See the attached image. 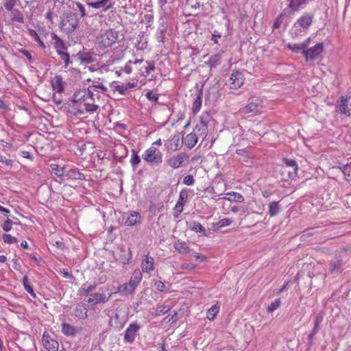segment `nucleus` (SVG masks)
<instances>
[{
  "label": "nucleus",
  "instance_id": "obj_1",
  "mask_svg": "<svg viewBox=\"0 0 351 351\" xmlns=\"http://www.w3.org/2000/svg\"><path fill=\"white\" fill-rule=\"evenodd\" d=\"M99 108L95 104L93 93L88 88L76 90L71 98L69 104L70 112L77 116L85 113H93Z\"/></svg>",
  "mask_w": 351,
  "mask_h": 351
},
{
  "label": "nucleus",
  "instance_id": "obj_2",
  "mask_svg": "<svg viewBox=\"0 0 351 351\" xmlns=\"http://www.w3.org/2000/svg\"><path fill=\"white\" fill-rule=\"evenodd\" d=\"M119 38L118 31L114 29H108L101 32L97 38V41L100 47L107 48L116 43Z\"/></svg>",
  "mask_w": 351,
  "mask_h": 351
},
{
  "label": "nucleus",
  "instance_id": "obj_3",
  "mask_svg": "<svg viewBox=\"0 0 351 351\" xmlns=\"http://www.w3.org/2000/svg\"><path fill=\"white\" fill-rule=\"evenodd\" d=\"M210 114L204 111L199 117L198 123L195 125L193 132L197 134V136L204 140L208 135V123L210 121Z\"/></svg>",
  "mask_w": 351,
  "mask_h": 351
},
{
  "label": "nucleus",
  "instance_id": "obj_4",
  "mask_svg": "<svg viewBox=\"0 0 351 351\" xmlns=\"http://www.w3.org/2000/svg\"><path fill=\"white\" fill-rule=\"evenodd\" d=\"M143 159L149 165H160L162 162L163 155L156 147L150 146L142 155Z\"/></svg>",
  "mask_w": 351,
  "mask_h": 351
},
{
  "label": "nucleus",
  "instance_id": "obj_5",
  "mask_svg": "<svg viewBox=\"0 0 351 351\" xmlns=\"http://www.w3.org/2000/svg\"><path fill=\"white\" fill-rule=\"evenodd\" d=\"M143 63V59H136L134 61L129 60L123 68V71L127 74L134 73L135 75V79L138 80V78L145 75L143 70L141 69Z\"/></svg>",
  "mask_w": 351,
  "mask_h": 351
},
{
  "label": "nucleus",
  "instance_id": "obj_6",
  "mask_svg": "<svg viewBox=\"0 0 351 351\" xmlns=\"http://www.w3.org/2000/svg\"><path fill=\"white\" fill-rule=\"evenodd\" d=\"M78 19L77 14L69 13L63 16L60 22V29L62 31L70 33L73 32L78 25Z\"/></svg>",
  "mask_w": 351,
  "mask_h": 351
},
{
  "label": "nucleus",
  "instance_id": "obj_7",
  "mask_svg": "<svg viewBox=\"0 0 351 351\" xmlns=\"http://www.w3.org/2000/svg\"><path fill=\"white\" fill-rule=\"evenodd\" d=\"M324 49V46L322 43H317L315 46L308 49L306 48L303 51V56L306 61H312L318 58Z\"/></svg>",
  "mask_w": 351,
  "mask_h": 351
},
{
  "label": "nucleus",
  "instance_id": "obj_8",
  "mask_svg": "<svg viewBox=\"0 0 351 351\" xmlns=\"http://www.w3.org/2000/svg\"><path fill=\"white\" fill-rule=\"evenodd\" d=\"M189 163V156L185 153H180L171 157L167 160V165L173 169H178L187 165Z\"/></svg>",
  "mask_w": 351,
  "mask_h": 351
},
{
  "label": "nucleus",
  "instance_id": "obj_9",
  "mask_svg": "<svg viewBox=\"0 0 351 351\" xmlns=\"http://www.w3.org/2000/svg\"><path fill=\"white\" fill-rule=\"evenodd\" d=\"M245 82V77L239 71H233L229 79V85L230 88L238 89L241 88Z\"/></svg>",
  "mask_w": 351,
  "mask_h": 351
},
{
  "label": "nucleus",
  "instance_id": "obj_10",
  "mask_svg": "<svg viewBox=\"0 0 351 351\" xmlns=\"http://www.w3.org/2000/svg\"><path fill=\"white\" fill-rule=\"evenodd\" d=\"M142 272L151 274L154 270V259L152 256H149V253L144 255L141 263Z\"/></svg>",
  "mask_w": 351,
  "mask_h": 351
},
{
  "label": "nucleus",
  "instance_id": "obj_11",
  "mask_svg": "<svg viewBox=\"0 0 351 351\" xmlns=\"http://www.w3.org/2000/svg\"><path fill=\"white\" fill-rule=\"evenodd\" d=\"M86 4L95 9H102L104 12L112 8L114 5V2L110 0H98L93 1L92 0H86Z\"/></svg>",
  "mask_w": 351,
  "mask_h": 351
},
{
  "label": "nucleus",
  "instance_id": "obj_12",
  "mask_svg": "<svg viewBox=\"0 0 351 351\" xmlns=\"http://www.w3.org/2000/svg\"><path fill=\"white\" fill-rule=\"evenodd\" d=\"M43 343L47 351H58L59 343L52 339L47 332H44L43 335Z\"/></svg>",
  "mask_w": 351,
  "mask_h": 351
},
{
  "label": "nucleus",
  "instance_id": "obj_13",
  "mask_svg": "<svg viewBox=\"0 0 351 351\" xmlns=\"http://www.w3.org/2000/svg\"><path fill=\"white\" fill-rule=\"evenodd\" d=\"M313 19V15L312 14L306 13L297 20L294 26L306 30L311 25Z\"/></svg>",
  "mask_w": 351,
  "mask_h": 351
},
{
  "label": "nucleus",
  "instance_id": "obj_14",
  "mask_svg": "<svg viewBox=\"0 0 351 351\" xmlns=\"http://www.w3.org/2000/svg\"><path fill=\"white\" fill-rule=\"evenodd\" d=\"M140 328V326L136 323L130 324L125 331V341L128 343H132L134 341L136 334L139 330Z\"/></svg>",
  "mask_w": 351,
  "mask_h": 351
},
{
  "label": "nucleus",
  "instance_id": "obj_15",
  "mask_svg": "<svg viewBox=\"0 0 351 351\" xmlns=\"http://www.w3.org/2000/svg\"><path fill=\"white\" fill-rule=\"evenodd\" d=\"M51 85L53 91L62 93L64 90V82L62 76L56 75L51 80Z\"/></svg>",
  "mask_w": 351,
  "mask_h": 351
},
{
  "label": "nucleus",
  "instance_id": "obj_16",
  "mask_svg": "<svg viewBox=\"0 0 351 351\" xmlns=\"http://www.w3.org/2000/svg\"><path fill=\"white\" fill-rule=\"evenodd\" d=\"M10 12L8 14V21L10 23L18 22L23 23L24 17L21 11L17 9L8 10Z\"/></svg>",
  "mask_w": 351,
  "mask_h": 351
},
{
  "label": "nucleus",
  "instance_id": "obj_17",
  "mask_svg": "<svg viewBox=\"0 0 351 351\" xmlns=\"http://www.w3.org/2000/svg\"><path fill=\"white\" fill-rule=\"evenodd\" d=\"M262 108L263 107L260 104L251 102L242 108V112L245 114H258L261 112Z\"/></svg>",
  "mask_w": 351,
  "mask_h": 351
},
{
  "label": "nucleus",
  "instance_id": "obj_18",
  "mask_svg": "<svg viewBox=\"0 0 351 351\" xmlns=\"http://www.w3.org/2000/svg\"><path fill=\"white\" fill-rule=\"evenodd\" d=\"M112 293L106 297L105 294L101 293H95L90 295V298L88 299V302L92 304H96L99 303H105L108 301Z\"/></svg>",
  "mask_w": 351,
  "mask_h": 351
},
{
  "label": "nucleus",
  "instance_id": "obj_19",
  "mask_svg": "<svg viewBox=\"0 0 351 351\" xmlns=\"http://www.w3.org/2000/svg\"><path fill=\"white\" fill-rule=\"evenodd\" d=\"M198 138L199 137L197 136L196 133L191 132V133L188 134L184 137H183V141L185 146L187 148L191 149L196 145L198 141Z\"/></svg>",
  "mask_w": 351,
  "mask_h": 351
},
{
  "label": "nucleus",
  "instance_id": "obj_20",
  "mask_svg": "<svg viewBox=\"0 0 351 351\" xmlns=\"http://www.w3.org/2000/svg\"><path fill=\"white\" fill-rule=\"evenodd\" d=\"M348 99L346 95H343L340 98V104H339V111L341 114H345L350 117L351 115V110L348 105Z\"/></svg>",
  "mask_w": 351,
  "mask_h": 351
},
{
  "label": "nucleus",
  "instance_id": "obj_21",
  "mask_svg": "<svg viewBox=\"0 0 351 351\" xmlns=\"http://www.w3.org/2000/svg\"><path fill=\"white\" fill-rule=\"evenodd\" d=\"M141 222V217L136 211L130 212L125 218V223L128 226H132Z\"/></svg>",
  "mask_w": 351,
  "mask_h": 351
},
{
  "label": "nucleus",
  "instance_id": "obj_22",
  "mask_svg": "<svg viewBox=\"0 0 351 351\" xmlns=\"http://www.w3.org/2000/svg\"><path fill=\"white\" fill-rule=\"evenodd\" d=\"M138 86L137 82H128L122 84H114L113 86L114 90L117 91L121 95H125L126 92L132 88H134Z\"/></svg>",
  "mask_w": 351,
  "mask_h": 351
},
{
  "label": "nucleus",
  "instance_id": "obj_23",
  "mask_svg": "<svg viewBox=\"0 0 351 351\" xmlns=\"http://www.w3.org/2000/svg\"><path fill=\"white\" fill-rule=\"evenodd\" d=\"M310 43H311V38H308L302 43L293 44V45L289 43L287 45V47L289 49H291V51H293V52L301 51L302 53L303 54V51H305V49L307 48V47L310 45Z\"/></svg>",
  "mask_w": 351,
  "mask_h": 351
},
{
  "label": "nucleus",
  "instance_id": "obj_24",
  "mask_svg": "<svg viewBox=\"0 0 351 351\" xmlns=\"http://www.w3.org/2000/svg\"><path fill=\"white\" fill-rule=\"evenodd\" d=\"M64 177L68 180H83L85 179L84 175L80 172L76 168L65 171Z\"/></svg>",
  "mask_w": 351,
  "mask_h": 351
},
{
  "label": "nucleus",
  "instance_id": "obj_25",
  "mask_svg": "<svg viewBox=\"0 0 351 351\" xmlns=\"http://www.w3.org/2000/svg\"><path fill=\"white\" fill-rule=\"evenodd\" d=\"M188 199V192L186 190H182L179 194V199L176 204V209L180 213L183 210V207Z\"/></svg>",
  "mask_w": 351,
  "mask_h": 351
},
{
  "label": "nucleus",
  "instance_id": "obj_26",
  "mask_svg": "<svg viewBox=\"0 0 351 351\" xmlns=\"http://www.w3.org/2000/svg\"><path fill=\"white\" fill-rule=\"evenodd\" d=\"M222 199L239 203H243L245 201L244 197L241 194L234 191L225 193Z\"/></svg>",
  "mask_w": 351,
  "mask_h": 351
},
{
  "label": "nucleus",
  "instance_id": "obj_27",
  "mask_svg": "<svg viewBox=\"0 0 351 351\" xmlns=\"http://www.w3.org/2000/svg\"><path fill=\"white\" fill-rule=\"evenodd\" d=\"M142 273L138 269H134L128 283L136 289L142 280Z\"/></svg>",
  "mask_w": 351,
  "mask_h": 351
},
{
  "label": "nucleus",
  "instance_id": "obj_28",
  "mask_svg": "<svg viewBox=\"0 0 351 351\" xmlns=\"http://www.w3.org/2000/svg\"><path fill=\"white\" fill-rule=\"evenodd\" d=\"M52 40H53L54 48L58 53L64 52L66 51L67 48L64 43L63 40L60 38L57 35L53 34L52 37Z\"/></svg>",
  "mask_w": 351,
  "mask_h": 351
},
{
  "label": "nucleus",
  "instance_id": "obj_29",
  "mask_svg": "<svg viewBox=\"0 0 351 351\" xmlns=\"http://www.w3.org/2000/svg\"><path fill=\"white\" fill-rule=\"evenodd\" d=\"M219 311L220 305L219 302H217L207 311L206 318L210 321L214 320L216 315L219 313Z\"/></svg>",
  "mask_w": 351,
  "mask_h": 351
},
{
  "label": "nucleus",
  "instance_id": "obj_30",
  "mask_svg": "<svg viewBox=\"0 0 351 351\" xmlns=\"http://www.w3.org/2000/svg\"><path fill=\"white\" fill-rule=\"evenodd\" d=\"M174 248L180 254H187L191 252L189 246L184 241H176L174 243Z\"/></svg>",
  "mask_w": 351,
  "mask_h": 351
},
{
  "label": "nucleus",
  "instance_id": "obj_31",
  "mask_svg": "<svg viewBox=\"0 0 351 351\" xmlns=\"http://www.w3.org/2000/svg\"><path fill=\"white\" fill-rule=\"evenodd\" d=\"M232 222V219L229 218H223L219 220L218 222L212 224L213 230L217 231L221 228L230 226Z\"/></svg>",
  "mask_w": 351,
  "mask_h": 351
},
{
  "label": "nucleus",
  "instance_id": "obj_32",
  "mask_svg": "<svg viewBox=\"0 0 351 351\" xmlns=\"http://www.w3.org/2000/svg\"><path fill=\"white\" fill-rule=\"evenodd\" d=\"M280 174L282 179L285 181H288L290 179H293L296 176L297 174H292V170L291 168L282 167L280 169Z\"/></svg>",
  "mask_w": 351,
  "mask_h": 351
},
{
  "label": "nucleus",
  "instance_id": "obj_33",
  "mask_svg": "<svg viewBox=\"0 0 351 351\" xmlns=\"http://www.w3.org/2000/svg\"><path fill=\"white\" fill-rule=\"evenodd\" d=\"M62 332L66 336H74L76 330L74 326L69 324L64 323L62 325Z\"/></svg>",
  "mask_w": 351,
  "mask_h": 351
},
{
  "label": "nucleus",
  "instance_id": "obj_34",
  "mask_svg": "<svg viewBox=\"0 0 351 351\" xmlns=\"http://www.w3.org/2000/svg\"><path fill=\"white\" fill-rule=\"evenodd\" d=\"M283 162L285 164V167L291 168L292 174H297L298 171V166L295 160L283 158Z\"/></svg>",
  "mask_w": 351,
  "mask_h": 351
},
{
  "label": "nucleus",
  "instance_id": "obj_35",
  "mask_svg": "<svg viewBox=\"0 0 351 351\" xmlns=\"http://www.w3.org/2000/svg\"><path fill=\"white\" fill-rule=\"evenodd\" d=\"M23 285L25 291L29 293L34 298H36V295L34 291L33 286L31 285L27 276H25L23 278Z\"/></svg>",
  "mask_w": 351,
  "mask_h": 351
},
{
  "label": "nucleus",
  "instance_id": "obj_36",
  "mask_svg": "<svg viewBox=\"0 0 351 351\" xmlns=\"http://www.w3.org/2000/svg\"><path fill=\"white\" fill-rule=\"evenodd\" d=\"M74 314L79 319H86L87 317V309L85 306L79 305L75 308Z\"/></svg>",
  "mask_w": 351,
  "mask_h": 351
},
{
  "label": "nucleus",
  "instance_id": "obj_37",
  "mask_svg": "<svg viewBox=\"0 0 351 351\" xmlns=\"http://www.w3.org/2000/svg\"><path fill=\"white\" fill-rule=\"evenodd\" d=\"M29 35L38 43V45L43 49H46V45L44 42L40 39L37 32L33 29H28Z\"/></svg>",
  "mask_w": 351,
  "mask_h": 351
},
{
  "label": "nucleus",
  "instance_id": "obj_38",
  "mask_svg": "<svg viewBox=\"0 0 351 351\" xmlns=\"http://www.w3.org/2000/svg\"><path fill=\"white\" fill-rule=\"evenodd\" d=\"M135 289L133 288L128 282L124 283L118 287L117 292L123 293L124 294H133Z\"/></svg>",
  "mask_w": 351,
  "mask_h": 351
},
{
  "label": "nucleus",
  "instance_id": "obj_39",
  "mask_svg": "<svg viewBox=\"0 0 351 351\" xmlns=\"http://www.w3.org/2000/svg\"><path fill=\"white\" fill-rule=\"evenodd\" d=\"M202 103V95L199 94L195 99L192 106V112L194 114H196L201 109Z\"/></svg>",
  "mask_w": 351,
  "mask_h": 351
},
{
  "label": "nucleus",
  "instance_id": "obj_40",
  "mask_svg": "<svg viewBox=\"0 0 351 351\" xmlns=\"http://www.w3.org/2000/svg\"><path fill=\"white\" fill-rule=\"evenodd\" d=\"M50 167H51V171L54 173V174L56 176H58L59 178L64 176L65 171H66L64 167H61L57 164H51Z\"/></svg>",
  "mask_w": 351,
  "mask_h": 351
},
{
  "label": "nucleus",
  "instance_id": "obj_41",
  "mask_svg": "<svg viewBox=\"0 0 351 351\" xmlns=\"http://www.w3.org/2000/svg\"><path fill=\"white\" fill-rule=\"evenodd\" d=\"M338 168H339L343 173L345 179L348 182H351V165L346 164L342 167H338Z\"/></svg>",
  "mask_w": 351,
  "mask_h": 351
},
{
  "label": "nucleus",
  "instance_id": "obj_42",
  "mask_svg": "<svg viewBox=\"0 0 351 351\" xmlns=\"http://www.w3.org/2000/svg\"><path fill=\"white\" fill-rule=\"evenodd\" d=\"M221 62V56L219 54H215L211 56L207 62V64L210 67H216Z\"/></svg>",
  "mask_w": 351,
  "mask_h": 351
},
{
  "label": "nucleus",
  "instance_id": "obj_43",
  "mask_svg": "<svg viewBox=\"0 0 351 351\" xmlns=\"http://www.w3.org/2000/svg\"><path fill=\"white\" fill-rule=\"evenodd\" d=\"M280 211V206L278 202H272L269 205V214L271 217L276 216Z\"/></svg>",
  "mask_w": 351,
  "mask_h": 351
},
{
  "label": "nucleus",
  "instance_id": "obj_44",
  "mask_svg": "<svg viewBox=\"0 0 351 351\" xmlns=\"http://www.w3.org/2000/svg\"><path fill=\"white\" fill-rule=\"evenodd\" d=\"M141 162L140 156L138 155L137 152L132 149V156L130 159V164L134 169H136L137 166Z\"/></svg>",
  "mask_w": 351,
  "mask_h": 351
},
{
  "label": "nucleus",
  "instance_id": "obj_45",
  "mask_svg": "<svg viewBox=\"0 0 351 351\" xmlns=\"http://www.w3.org/2000/svg\"><path fill=\"white\" fill-rule=\"evenodd\" d=\"M79 58L84 64H89L93 62V54L90 53H82L79 55Z\"/></svg>",
  "mask_w": 351,
  "mask_h": 351
},
{
  "label": "nucleus",
  "instance_id": "obj_46",
  "mask_svg": "<svg viewBox=\"0 0 351 351\" xmlns=\"http://www.w3.org/2000/svg\"><path fill=\"white\" fill-rule=\"evenodd\" d=\"M146 64L147 65H145L143 64V66H141L142 70H143L144 74H145V75L143 76L144 77H147L151 71H154L156 69L154 62H146Z\"/></svg>",
  "mask_w": 351,
  "mask_h": 351
},
{
  "label": "nucleus",
  "instance_id": "obj_47",
  "mask_svg": "<svg viewBox=\"0 0 351 351\" xmlns=\"http://www.w3.org/2000/svg\"><path fill=\"white\" fill-rule=\"evenodd\" d=\"M281 304V301L279 298L276 299L274 302H272L267 307V311L269 313H272L277 308L280 307Z\"/></svg>",
  "mask_w": 351,
  "mask_h": 351
},
{
  "label": "nucleus",
  "instance_id": "obj_48",
  "mask_svg": "<svg viewBox=\"0 0 351 351\" xmlns=\"http://www.w3.org/2000/svg\"><path fill=\"white\" fill-rule=\"evenodd\" d=\"M2 239L3 242L7 244H13L18 242V239L16 237L9 234H3L2 235Z\"/></svg>",
  "mask_w": 351,
  "mask_h": 351
},
{
  "label": "nucleus",
  "instance_id": "obj_49",
  "mask_svg": "<svg viewBox=\"0 0 351 351\" xmlns=\"http://www.w3.org/2000/svg\"><path fill=\"white\" fill-rule=\"evenodd\" d=\"M171 309V307L168 305H162L157 308L155 315L156 316H161L162 315H165L167 313L169 310Z\"/></svg>",
  "mask_w": 351,
  "mask_h": 351
},
{
  "label": "nucleus",
  "instance_id": "obj_50",
  "mask_svg": "<svg viewBox=\"0 0 351 351\" xmlns=\"http://www.w3.org/2000/svg\"><path fill=\"white\" fill-rule=\"evenodd\" d=\"M171 142H175V145L173 146L172 143L170 145V149L173 150H178L181 148V146L182 145V143L184 142L183 140L182 141H180L178 137H173L171 139Z\"/></svg>",
  "mask_w": 351,
  "mask_h": 351
},
{
  "label": "nucleus",
  "instance_id": "obj_51",
  "mask_svg": "<svg viewBox=\"0 0 351 351\" xmlns=\"http://www.w3.org/2000/svg\"><path fill=\"white\" fill-rule=\"evenodd\" d=\"M192 230L195 232H201L204 235H206V229L199 222L194 221Z\"/></svg>",
  "mask_w": 351,
  "mask_h": 351
},
{
  "label": "nucleus",
  "instance_id": "obj_52",
  "mask_svg": "<svg viewBox=\"0 0 351 351\" xmlns=\"http://www.w3.org/2000/svg\"><path fill=\"white\" fill-rule=\"evenodd\" d=\"M306 0H291L290 3V8L294 10H297L302 5H303Z\"/></svg>",
  "mask_w": 351,
  "mask_h": 351
},
{
  "label": "nucleus",
  "instance_id": "obj_53",
  "mask_svg": "<svg viewBox=\"0 0 351 351\" xmlns=\"http://www.w3.org/2000/svg\"><path fill=\"white\" fill-rule=\"evenodd\" d=\"M58 55L60 56V59L64 62L65 67L66 68L71 63L69 54L66 51L58 53Z\"/></svg>",
  "mask_w": 351,
  "mask_h": 351
},
{
  "label": "nucleus",
  "instance_id": "obj_54",
  "mask_svg": "<svg viewBox=\"0 0 351 351\" xmlns=\"http://www.w3.org/2000/svg\"><path fill=\"white\" fill-rule=\"evenodd\" d=\"M323 317L322 315L317 316L315 320V325L313 329L312 330V335H315L317 332L319 330V326L320 323L322 322Z\"/></svg>",
  "mask_w": 351,
  "mask_h": 351
},
{
  "label": "nucleus",
  "instance_id": "obj_55",
  "mask_svg": "<svg viewBox=\"0 0 351 351\" xmlns=\"http://www.w3.org/2000/svg\"><path fill=\"white\" fill-rule=\"evenodd\" d=\"M16 0H2L3 6L7 10H12L16 4Z\"/></svg>",
  "mask_w": 351,
  "mask_h": 351
},
{
  "label": "nucleus",
  "instance_id": "obj_56",
  "mask_svg": "<svg viewBox=\"0 0 351 351\" xmlns=\"http://www.w3.org/2000/svg\"><path fill=\"white\" fill-rule=\"evenodd\" d=\"M195 180L191 175H186L183 178V183L187 186H191L194 184Z\"/></svg>",
  "mask_w": 351,
  "mask_h": 351
},
{
  "label": "nucleus",
  "instance_id": "obj_57",
  "mask_svg": "<svg viewBox=\"0 0 351 351\" xmlns=\"http://www.w3.org/2000/svg\"><path fill=\"white\" fill-rule=\"evenodd\" d=\"M283 15L280 14L275 19L274 23L273 24L274 29H278L281 26L283 22Z\"/></svg>",
  "mask_w": 351,
  "mask_h": 351
},
{
  "label": "nucleus",
  "instance_id": "obj_58",
  "mask_svg": "<svg viewBox=\"0 0 351 351\" xmlns=\"http://www.w3.org/2000/svg\"><path fill=\"white\" fill-rule=\"evenodd\" d=\"M145 97L147 99L150 101H154L155 102H158V100L159 99L158 95L153 93L152 91H148L145 94Z\"/></svg>",
  "mask_w": 351,
  "mask_h": 351
},
{
  "label": "nucleus",
  "instance_id": "obj_59",
  "mask_svg": "<svg viewBox=\"0 0 351 351\" xmlns=\"http://www.w3.org/2000/svg\"><path fill=\"white\" fill-rule=\"evenodd\" d=\"M12 221L11 219H8L1 226L2 229L5 232H9L12 229Z\"/></svg>",
  "mask_w": 351,
  "mask_h": 351
},
{
  "label": "nucleus",
  "instance_id": "obj_60",
  "mask_svg": "<svg viewBox=\"0 0 351 351\" xmlns=\"http://www.w3.org/2000/svg\"><path fill=\"white\" fill-rule=\"evenodd\" d=\"M19 52L25 56L30 62L33 61V57L28 50L25 49H19Z\"/></svg>",
  "mask_w": 351,
  "mask_h": 351
},
{
  "label": "nucleus",
  "instance_id": "obj_61",
  "mask_svg": "<svg viewBox=\"0 0 351 351\" xmlns=\"http://www.w3.org/2000/svg\"><path fill=\"white\" fill-rule=\"evenodd\" d=\"M177 320V313H174L173 315H169L163 319L166 323H173Z\"/></svg>",
  "mask_w": 351,
  "mask_h": 351
},
{
  "label": "nucleus",
  "instance_id": "obj_62",
  "mask_svg": "<svg viewBox=\"0 0 351 351\" xmlns=\"http://www.w3.org/2000/svg\"><path fill=\"white\" fill-rule=\"evenodd\" d=\"M0 162L9 167H12L13 165V161L11 159H8L3 155H0Z\"/></svg>",
  "mask_w": 351,
  "mask_h": 351
},
{
  "label": "nucleus",
  "instance_id": "obj_63",
  "mask_svg": "<svg viewBox=\"0 0 351 351\" xmlns=\"http://www.w3.org/2000/svg\"><path fill=\"white\" fill-rule=\"evenodd\" d=\"M96 288V285H90V286H88L86 287V285H83L80 289V291L84 293H89L90 291H93L94 289H95Z\"/></svg>",
  "mask_w": 351,
  "mask_h": 351
},
{
  "label": "nucleus",
  "instance_id": "obj_64",
  "mask_svg": "<svg viewBox=\"0 0 351 351\" xmlns=\"http://www.w3.org/2000/svg\"><path fill=\"white\" fill-rule=\"evenodd\" d=\"M154 285H155V287H156V289L158 290L159 291L162 292V291H164L165 290V287H165V285L163 282L160 281V280L159 281H156Z\"/></svg>",
  "mask_w": 351,
  "mask_h": 351
}]
</instances>
